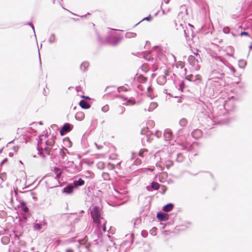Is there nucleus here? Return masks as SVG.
Listing matches in <instances>:
<instances>
[{
	"label": "nucleus",
	"mask_w": 252,
	"mask_h": 252,
	"mask_svg": "<svg viewBox=\"0 0 252 252\" xmlns=\"http://www.w3.org/2000/svg\"><path fill=\"white\" fill-rule=\"evenodd\" d=\"M6 161H7V159L6 158L3 159V161L1 162V164L3 163L4 162H6Z\"/></svg>",
	"instance_id": "4be33fe9"
},
{
	"label": "nucleus",
	"mask_w": 252,
	"mask_h": 252,
	"mask_svg": "<svg viewBox=\"0 0 252 252\" xmlns=\"http://www.w3.org/2000/svg\"><path fill=\"white\" fill-rule=\"evenodd\" d=\"M103 230L104 231L106 230V227H105V225H104L103 226Z\"/></svg>",
	"instance_id": "b1692460"
},
{
	"label": "nucleus",
	"mask_w": 252,
	"mask_h": 252,
	"mask_svg": "<svg viewBox=\"0 0 252 252\" xmlns=\"http://www.w3.org/2000/svg\"><path fill=\"white\" fill-rule=\"evenodd\" d=\"M84 114L81 112L77 113L75 116L76 120L79 121H82V120L84 119Z\"/></svg>",
	"instance_id": "0eeeda50"
},
{
	"label": "nucleus",
	"mask_w": 252,
	"mask_h": 252,
	"mask_svg": "<svg viewBox=\"0 0 252 252\" xmlns=\"http://www.w3.org/2000/svg\"><path fill=\"white\" fill-rule=\"evenodd\" d=\"M66 252H72V251L70 249H68L66 250Z\"/></svg>",
	"instance_id": "5701e85b"
},
{
	"label": "nucleus",
	"mask_w": 252,
	"mask_h": 252,
	"mask_svg": "<svg viewBox=\"0 0 252 252\" xmlns=\"http://www.w3.org/2000/svg\"><path fill=\"white\" fill-rule=\"evenodd\" d=\"M41 225L37 223V224H35V225H34V228L35 229L39 230L41 229Z\"/></svg>",
	"instance_id": "4468645a"
},
{
	"label": "nucleus",
	"mask_w": 252,
	"mask_h": 252,
	"mask_svg": "<svg viewBox=\"0 0 252 252\" xmlns=\"http://www.w3.org/2000/svg\"><path fill=\"white\" fill-rule=\"evenodd\" d=\"M157 218L160 220H164L168 219V215L165 213H159L157 214Z\"/></svg>",
	"instance_id": "f03ea898"
},
{
	"label": "nucleus",
	"mask_w": 252,
	"mask_h": 252,
	"mask_svg": "<svg viewBox=\"0 0 252 252\" xmlns=\"http://www.w3.org/2000/svg\"><path fill=\"white\" fill-rule=\"evenodd\" d=\"M55 173L56 174V177L57 178H60V177L62 174L61 170L60 169L57 168L55 169Z\"/></svg>",
	"instance_id": "9d476101"
},
{
	"label": "nucleus",
	"mask_w": 252,
	"mask_h": 252,
	"mask_svg": "<svg viewBox=\"0 0 252 252\" xmlns=\"http://www.w3.org/2000/svg\"><path fill=\"white\" fill-rule=\"evenodd\" d=\"M46 144L47 145L52 146L54 144V141L53 140H48V141L46 142Z\"/></svg>",
	"instance_id": "2eb2a0df"
},
{
	"label": "nucleus",
	"mask_w": 252,
	"mask_h": 252,
	"mask_svg": "<svg viewBox=\"0 0 252 252\" xmlns=\"http://www.w3.org/2000/svg\"><path fill=\"white\" fill-rule=\"evenodd\" d=\"M49 42H51V43H53L55 41V37L54 35H52L50 38H49Z\"/></svg>",
	"instance_id": "ddd939ff"
},
{
	"label": "nucleus",
	"mask_w": 252,
	"mask_h": 252,
	"mask_svg": "<svg viewBox=\"0 0 252 252\" xmlns=\"http://www.w3.org/2000/svg\"><path fill=\"white\" fill-rule=\"evenodd\" d=\"M223 31L225 33H227L229 32V29L228 28H225Z\"/></svg>",
	"instance_id": "a211bd4d"
},
{
	"label": "nucleus",
	"mask_w": 252,
	"mask_h": 252,
	"mask_svg": "<svg viewBox=\"0 0 252 252\" xmlns=\"http://www.w3.org/2000/svg\"><path fill=\"white\" fill-rule=\"evenodd\" d=\"M91 216L94 220V222L97 224H100L103 220L101 217V212L100 208L94 207L91 212Z\"/></svg>",
	"instance_id": "f257e3e1"
},
{
	"label": "nucleus",
	"mask_w": 252,
	"mask_h": 252,
	"mask_svg": "<svg viewBox=\"0 0 252 252\" xmlns=\"http://www.w3.org/2000/svg\"><path fill=\"white\" fill-rule=\"evenodd\" d=\"M144 152V151H140L139 152V155L140 156H142V154H143V153Z\"/></svg>",
	"instance_id": "aec40b11"
},
{
	"label": "nucleus",
	"mask_w": 252,
	"mask_h": 252,
	"mask_svg": "<svg viewBox=\"0 0 252 252\" xmlns=\"http://www.w3.org/2000/svg\"><path fill=\"white\" fill-rule=\"evenodd\" d=\"M63 144L64 146L67 147H70L71 146V142L68 138H65L63 139Z\"/></svg>",
	"instance_id": "6e6552de"
},
{
	"label": "nucleus",
	"mask_w": 252,
	"mask_h": 252,
	"mask_svg": "<svg viewBox=\"0 0 252 252\" xmlns=\"http://www.w3.org/2000/svg\"><path fill=\"white\" fill-rule=\"evenodd\" d=\"M185 122V121H184V120H182V121H181V123H182V122Z\"/></svg>",
	"instance_id": "bb28decb"
},
{
	"label": "nucleus",
	"mask_w": 252,
	"mask_h": 252,
	"mask_svg": "<svg viewBox=\"0 0 252 252\" xmlns=\"http://www.w3.org/2000/svg\"><path fill=\"white\" fill-rule=\"evenodd\" d=\"M23 209H24V211L25 212H27L28 211V208L26 207H24Z\"/></svg>",
	"instance_id": "6ab92c4d"
},
{
	"label": "nucleus",
	"mask_w": 252,
	"mask_h": 252,
	"mask_svg": "<svg viewBox=\"0 0 252 252\" xmlns=\"http://www.w3.org/2000/svg\"><path fill=\"white\" fill-rule=\"evenodd\" d=\"M84 181L82 180H80L78 181H76L75 182V186L76 187L77 186H82L84 184Z\"/></svg>",
	"instance_id": "9b49d317"
},
{
	"label": "nucleus",
	"mask_w": 252,
	"mask_h": 252,
	"mask_svg": "<svg viewBox=\"0 0 252 252\" xmlns=\"http://www.w3.org/2000/svg\"><path fill=\"white\" fill-rule=\"evenodd\" d=\"M74 186L69 185L67 187L63 189V192L67 194H70L73 192Z\"/></svg>",
	"instance_id": "20e7f679"
},
{
	"label": "nucleus",
	"mask_w": 252,
	"mask_h": 252,
	"mask_svg": "<svg viewBox=\"0 0 252 252\" xmlns=\"http://www.w3.org/2000/svg\"><path fill=\"white\" fill-rule=\"evenodd\" d=\"M152 20V17H147L146 18L143 19L142 21H151Z\"/></svg>",
	"instance_id": "dca6fc26"
},
{
	"label": "nucleus",
	"mask_w": 252,
	"mask_h": 252,
	"mask_svg": "<svg viewBox=\"0 0 252 252\" xmlns=\"http://www.w3.org/2000/svg\"><path fill=\"white\" fill-rule=\"evenodd\" d=\"M83 65H87V63H84Z\"/></svg>",
	"instance_id": "a878e982"
},
{
	"label": "nucleus",
	"mask_w": 252,
	"mask_h": 252,
	"mask_svg": "<svg viewBox=\"0 0 252 252\" xmlns=\"http://www.w3.org/2000/svg\"><path fill=\"white\" fill-rule=\"evenodd\" d=\"M246 65V62L244 60H240L239 61V65L241 68H244Z\"/></svg>",
	"instance_id": "1a4fd4ad"
},
{
	"label": "nucleus",
	"mask_w": 252,
	"mask_h": 252,
	"mask_svg": "<svg viewBox=\"0 0 252 252\" xmlns=\"http://www.w3.org/2000/svg\"><path fill=\"white\" fill-rule=\"evenodd\" d=\"M249 48H250V49H251V50L252 49V45L251 46H250Z\"/></svg>",
	"instance_id": "393cba45"
},
{
	"label": "nucleus",
	"mask_w": 252,
	"mask_h": 252,
	"mask_svg": "<svg viewBox=\"0 0 252 252\" xmlns=\"http://www.w3.org/2000/svg\"><path fill=\"white\" fill-rule=\"evenodd\" d=\"M1 152V150H0V153Z\"/></svg>",
	"instance_id": "cd10ccee"
},
{
	"label": "nucleus",
	"mask_w": 252,
	"mask_h": 252,
	"mask_svg": "<svg viewBox=\"0 0 252 252\" xmlns=\"http://www.w3.org/2000/svg\"><path fill=\"white\" fill-rule=\"evenodd\" d=\"M132 34V35H134V33H127V35H126V36H127L128 37H130V34Z\"/></svg>",
	"instance_id": "412c9836"
},
{
	"label": "nucleus",
	"mask_w": 252,
	"mask_h": 252,
	"mask_svg": "<svg viewBox=\"0 0 252 252\" xmlns=\"http://www.w3.org/2000/svg\"><path fill=\"white\" fill-rule=\"evenodd\" d=\"M152 188L155 189H158L159 188V184L157 183H153L152 185Z\"/></svg>",
	"instance_id": "f8f14e48"
},
{
	"label": "nucleus",
	"mask_w": 252,
	"mask_h": 252,
	"mask_svg": "<svg viewBox=\"0 0 252 252\" xmlns=\"http://www.w3.org/2000/svg\"><path fill=\"white\" fill-rule=\"evenodd\" d=\"M241 35H248V32H242L240 34Z\"/></svg>",
	"instance_id": "f3484780"
},
{
	"label": "nucleus",
	"mask_w": 252,
	"mask_h": 252,
	"mask_svg": "<svg viewBox=\"0 0 252 252\" xmlns=\"http://www.w3.org/2000/svg\"><path fill=\"white\" fill-rule=\"evenodd\" d=\"M80 105L81 107L85 109H88L90 107V105L88 104L85 100H81L80 102Z\"/></svg>",
	"instance_id": "423d86ee"
},
{
	"label": "nucleus",
	"mask_w": 252,
	"mask_h": 252,
	"mask_svg": "<svg viewBox=\"0 0 252 252\" xmlns=\"http://www.w3.org/2000/svg\"><path fill=\"white\" fill-rule=\"evenodd\" d=\"M173 207L172 204H168L163 207V210L165 212H169L172 209Z\"/></svg>",
	"instance_id": "39448f33"
},
{
	"label": "nucleus",
	"mask_w": 252,
	"mask_h": 252,
	"mask_svg": "<svg viewBox=\"0 0 252 252\" xmlns=\"http://www.w3.org/2000/svg\"><path fill=\"white\" fill-rule=\"evenodd\" d=\"M71 127L69 125L66 124L63 127L62 129L60 131L61 134L63 135L65 132L70 131Z\"/></svg>",
	"instance_id": "7ed1b4c3"
}]
</instances>
